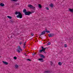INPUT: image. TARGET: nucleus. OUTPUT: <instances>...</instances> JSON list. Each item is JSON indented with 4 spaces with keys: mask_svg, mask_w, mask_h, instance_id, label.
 Instances as JSON below:
<instances>
[{
    "mask_svg": "<svg viewBox=\"0 0 73 73\" xmlns=\"http://www.w3.org/2000/svg\"><path fill=\"white\" fill-rule=\"evenodd\" d=\"M18 14V15H17V18H20V19H21L23 17V15H22L21 13L20 12L16 11L15 13V15Z\"/></svg>",
    "mask_w": 73,
    "mask_h": 73,
    "instance_id": "obj_1",
    "label": "nucleus"
},
{
    "mask_svg": "<svg viewBox=\"0 0 73 73\" xmlns=\"http://www.w3.org/2000/svg\"><path fill=\"white\" fill-rule=\"evenodd\" d=\"M34 13V11H32L31 12H30L29 11L28 12H27L25 13V15H31V14H32V13Z\"/></svg>",
    "mask_w": 73,
    "mask_h": 73,
    "instance_id": "obj_2",
    "label": "nucleus"
},
{
    "mask_svg": "<svg viewBox=\"0 0 73 73\" xmlns=\"http://www.w3.org/2000/svg\"><path fill=\"white\" fill-rule=\"evenodd\" d=\"M21 50V51H22V49H21V47H20V46H18V49H17V50L18 53H20V50Z\"/></svg>",
    "mask_w": 73,
    "mask_h": 73,
    "instance_id": "obj_3",
    "label": "nucleus"
},
{
    "mask_svg": "<svg viewBox=\"0 0 73 73\" xmlns=\"http://www.w3.org/2000/svg\"><path fill=\"white\" fill-rule=\"evenodd\" d=\"M54 34L52 33V34H49L48 36L49 37H53V36H54Z\"/></svg>",
    "mask_w": 73,
    "mask_h": 73,
    "instance_id": "obj_4",
    "label": "nucleus"
},
{
    "mask_svg": "<svg viewBox=\"0 0 73 73\" xmlns=\"http://www.w3.org/2000/svg\"><path fill=\"white\" fill-rule=\"evenodd\" d=\"M45 31H44L41 33V34H40V35H39V36H41V35H45Z\"/></svg>",
    "mask_w": 73,
    "mask_h": 73,
    "instance_id": "obj_5",
    "label": "nucleus"
},
{
    "mask_svg": "<svg viewBox=\"0 0 73 73\" xmlns=\"http://www.w3.org/2000/svg\"><path fill=\"white\" fill-rule=\"evenodd\" d=\"M39 56L40 57H41V58H45V56L43 55V54H39Z\"/></svg>",
    "mask_w": 73,
    "mask_h": 73,
    "instance_id": "obj_6",
    "label": "nucleus"
},
{
    "mask_svg": "<svg viewBox=\"0 0 73 73\" xmlns=\"http://www.w3.org/2000/svg\"><path fill=\"white\" fill-rule=\"evenodd\" d=\"M28 7H29V8H33V5H31V4H29L28 5Z\"/></svg>",
    "mask_w": 73,
    "mask_h": 73,
    "instance_id": "obj_7",
    "label": "nucleus"
},
{
    "mask_svg": "<svg viewBox=\"0 0 73 73\" xmlns=\"http://www.w3.org/2000/svg\"><path fill=\"white\" fill-rule=\"evenodd\" d=\"M3 64H5V65H8V62H7L3 61Z\"/></svg>",
    "mask_w": 73,
    "mask_h": 73,
    "instance_id": "obj_8",
    "label": "nucleus"
},
{
    "mask_svg": "<svg viewBox=\"0 0 73 73\" xmlns=\"http://www.w3.org/2000/svg\"><path fill=\"white\" fill-rule=\"evenodd\" d=\"M38 60H39V61H40L41 62H43V61H44V60H43V58H42L39 59Z\"/></svg>",
    "mask_w": 73,
    "mask_h": 73,
    "instance_id": "obj_9",
    "label": "nucleus"
},
{
    "mask_svg": "<svg viewBox=\"0 0 73 73\" xmlns=\"http://www.w3.org/2000/svg\"><path fill=\"white\" fill-rule=\"evenodd\" d=\"M0 5L1 7H4V4L3 3H1L0 4Z\"/></svg>",
    "mask_w": 73,
    "mask_h": 73,
    "instance_id": "obj_10",
    "label": "nucleus"
},
{
    "mask_svg": "<svg viewBox=\"0 0 73 73\" xmlns=\"http://www.w3.org/2000/svg\"><path fill=\"white\" fill-rule=\"evenodd\" d=\"M69 10L71 12H73V9H69Z\"/></svg>",
    "mask_w": 73,
    "mask_h": 73,
    "instance_id": "obj_11",
    "label": "nucleus"
},
{
    "mask_svg": "<svg viewBox=\"0 0 73 73\" xmlns=\"http://www.w3.org/2000/svg\"><path fill=\"white\" fill-rule=\"evenodd\" d=\"M23 12L25 13L27 12V10H26L25 9H24L23 10Z\"/></svg>",
    "mask_w": 73,
    "mask_h": 73,
    "instance_id": "obj_12",
    "label": "nucleus"
},
{
    "mask_svg": "<svg viewBox=\"0 0 73 73\" xmlns=\"http://www.w3.org/2000/svg\"><path fill=\"white\" fill-rule=\"evenodd\" d=\"M38 7L40 9H41V5L40 4H39V5H38Z\"/></svg>",
    "mask_w": 73,
    "mask_h": 73,
    "instance_id": "obj_13",
    "label": "nucleus"
},
{
    "mask_svg": "<svg viewBox=\"0 0 73 73\" xmlns=\"http://www.w3.org/2000/svg\"><path fill=\"white\" fill-rule=\"evenodd\" d=\"M49 72H50V71H45L44 72L45 73H49Z\"/></svg>",
    "mask_w": 73,
    "mask_h": 73,
    "instance_id": "obj_14",
    "label": "nucleus"
},
{
    "mask_svg": "<svg viewBox=\"0 0 73 73\" xmlns=\"http://www.w3.org/2000/svg\"><path fill=\"white\" fill-rule=\"evenodd\" d=\"M7 17L9 18V19H12V17L9 16H8Z\"/></svg>",
    "mask_w": 73,
    "mask_h": 73,
    "instance_id": "obj_15",
    "label": "nucleus"
},
{
    "mask_svg": "<svg viewBox=\"0 0 73 73\" xmlns=\"http://www.w3.org/2000/svg\"><path fill=\"white\" fill-rule=\"evenodd\" d=\"M58 64L59 65H61L62 63H61V62H58Z\"/></svg>",
    "mask_w": 73,
    "mask_h": 73,
    "instance_id": "obj_16",
    "label": "nucleus"
},
{
    "mask_svg": "<svg viewBox=\"0 0 73 73\" xmlns=\"http://www.w3.org/2000/svg\"><path fill=\"white\" fill-rule=\"evenodd\" d=\"M50 7H51L52 8L53 7V5L52 4H51L50 5Z\"/></svg>",
    "mask_w": 73,
    "mask_h": 73,
    "instance_id": "obj_17",
    "label": "nucleus"
},
{
    "mask_svg": "<svg viewBox=\"0 0 73 73\" xmlns=\"http://www.w3.org/2000/svg\"><path fill=\"white\" fill-rule=\"evenodd\" d=\"M42 51H43L44 52V50H43V49L39 50V52H42Z\"/></svg>",
    "mask_w": 73,
    "mask_h": 73,
    "instance_id": "obj_18",
    "label": "nucleus"
},
{
    "mask_svg": "<svg viewBox=\"0 0 73 73\" xmlns=\"http://www.w3.org/2000/svg\"><path fill=\"white\" fill-rule=\"evenodd\" d=\"M18 66H19L17 65H16L15 66V67L16 68H18Z\"/></svg>",
    "mask_w": 73,
    "mask_h": 73,
    "instance_id": "obj_19",
    "label": "nucleus"
},
{
    "mask_svg": "<svg viewBox=\"0 0 73 73\" xmlns=\"http://www.w3.org/2000/svg\"><path fill=\"white\" fill-rule=\"evenodd\" d=\"M46 49V48H44L43 49V52H45V49Z\"/></svg>",
    "mask_w": 73,
    "mask_h": 73,
    "instance_id": "obj_20",
    "label": "nucleus"
},
{
    "mask_svg": "<svg viewBox=\"0 0 73 73\" xmlns=\"http://www.w3.org/2000/svg\"><path fill=\"white\" fill-rule=\"evenodd\" d=\"M14 60H16V59H17V57L16 56H14Z\"/></svg>",
    "mask_w": 73,
    "mask_h": 73,
    "instance_id": "obj_21",
    "label": "nucleus"
},
{
    "mask_svg": "<svg viewBox=\"0 0 73 73\" xmlns=\"http://www.w3.org/2000/svg\"><path fill=\"white\" fill-rule=\"evenodd\" d=\"M64 46L65 48H66L67 47V45L66 44H64Z\"/></svg>",
    "mask_w": 73,
    "mask_h": 73,
    "instance_id": "obj_22",
    "label": "nucleus"
},
{
    "mask_svg": "<svg viewBox=\"0 0 73 73\" xmlns=\"http://www.w3.org/2000/svg\"><path fill=\"white\" fill-rule=\"evenodd\" d=\"M26 45V42H25L24 44V46H25Z\"/></svg>",
    "mask_w": 73,
    "mask_h": 73,
    "instance_id": "obj_23",
    "label": "nucleus"
},
{
    "mask_svg": "<svg viewBox=\"0 0 73 73\" xmlns=\"http://www.w3.org/2000/svg\"><path fill=\"white\" fill-rule=\"evenodd\" d=\"M22 43H23V42H20L19 43L20 45H21Z\"/></svg>",
    "mask_w": 73,
    "mask_h": 73,
    "instance_id": "obj_24",
    "label": "nucleus"
},
{
    "mask_svg": "<svg viewBox=\"0 0 73 73\" xmlns=\"http://www.w3.org/2000/svg\"><path fill=\"white\" fill-rule=\"evenodd\" d=\"M53 63L52 62V61L51 62V66H52V65H53Z\"/></svg>",
    "mask_w": 73,
    "mask_h": 73,
    "instance_id": "obj_25",
    "label": "nucleus"
},
{
    "mask_svg": "<svg viewBox=\"0 0 73 73\" xmlns=\"http://www.w3.org/2000/svg\"><path fill=\"white\" fill-rule=\"evenodd\" d=\"M32 9H33L34 10H35V7H34L33 6V7H32Z\"/></svg>",
    "mask_w": 73,
    "mask_h": 73,
    "instance_id": "obj_26",
    "label": "nucleus"
},
{
    "mask_svg": "<svg viewBox=\"0 0 73 73\" xmlns=\"http://www.w3.org/2000/svg\"><path fill=\"white\" fill-rule=\"evenodd\" d=\"M27 61H31V60H30L29 59H27Z\"/></svg>",
    "mask_w": 73,
    "mask_h": 73,
    "instance_id": "obj_27",
    "label": "nucleus"
},
{
    "mask_svg": "<svg viewBox=\"0 0 73 73\" xmlns=\"http://www.w3.org/2000/svg\"><path fill=\"white\" fill-rule=\"evenodd\" d=\"M46 32L47 33H50V31H46Z\"/></svg>",
    "mask_w": 73,
    "mask_h": 73,
    "instance_id": "obj_28",
    "label": "nucleus"
},
{
    "mask_svg": "<svg viewBox=\"0 0 73 73\" xmlns=\"http://www.w3.org/2000/svg\"><path fill=\"white\" fill-rule=\"evenodd\" d=\"M17 4L18 5H19V4H19V3H16L15 4V5H17Z\"/></svg>",
    "mask_w": 73,
    "mask_h": 73,
    "instance_id": "obj_29",
    "label": "nucleus"
},
{
    "mask_svg": "<svg viewBox=\"0 0 73 73\" xmlns=\"http://www.w3.org/2000/svg\"><path fill=\"white\" fill-rule=\"evenodd\" d=\"M10 23H13V21H11Z\"/></svg>",
    "mask_w": 73,
    "mask_h": 73,
    "instance_id": "obj_30",
    "label": "nucleus"
},
{
    "mask_svg": "<svg viewBox=\"0 0 73 73\" xmlns=\"http://www.w3.org/2000/svg\"><path fill=\"white\" fill-rule=\"evenodd\" d=\"M11 1H17V0H11Z\"/></svg>",
    "mask_w": 73,
    "mask_h": 73,
    "instance_id": "obj_31",
    "label": "nucleus"
},
{
    "mask_svg": "<svg viewBox=\"0 0 73 73\" xmlns=\"http://www.w3.org/2000/svg\"><path fill=\"white\" fill-rule=\"evenodd\" d=\"M48 45H49L50 44V42H48Z\"/></svg>",
    "mask_w": 73,
    "mask_h": 73,
    "instance_id": "obj_32",
    "label": "nucleus"
},
{
    "mask_svg": "<svg viewBox=\"0 0 73 73\" xmlns=\"http://www.w3.org/2000/svg\"><path fill=\"white\" fill-rule=\"evenodd\" d=\"M46 9H47V10H49V8H48V7H46Z\"/></svg>",
    "mask_w": 73,
    "mask_h": 73,
    "instance_id": "obj_33",
    "label": "nucleus"
},
{
    "mask_svg": "<svg viewBox=\"0 0 73 73\" xmlns=\"http://www.w3.org/2000/svg\"><path fill=\"white\" fill-rule=\"evenodd\" d=\"M33 55H35V54H36V53H33Z\"/></svg>",
    "mask_w": 73,
    "mask_h": 73,
    "instance_id": "obj_34",
    "label": "nucleus"
},
{
    "mask_svg": "<svg viewBox=\"0 0 73 73\" xmlns=\"http://www.w3.org/2000/svg\"><path fill=\"white\" fill-rule=\"evenodd\" d=\"M45 29V31L46 32V31H47V29Z\"/></svg>",
    "mask_w": 73,
    "mask_h": 73,
    "instance_id": "obj_35",
    "label": "nucleus"
},
{
    "mask_svg": "<svg viewBox=\"0 0 73 73\" xmlns=\"http://www.w3.org/2000/svg\"><path fill=\"white\" fill-rule=\"evenodd\" d=\"M25 55L26 56H27V55L26 54V53H25Z\"/></svg>",
    "mask_w": 73,
    "mask_h": 73,
    "instance_id": "obj_36",
    "label": "nucleus"
},
{
    "mask_svg": "<svg viewBox=\"0 0 73 73\" xmlns=\"http://www.w3.org/2000/svg\"><path fill=\"white\" fill-rule=\"evenodd\" d=\"M31 36H33V33H31Z\"/></svg>",
    "mask_w": 73,
    "mask_h": 73,
    "instance_id": "obj_37",
    "label": "nucleus"
},
{
    "mask_svg": "<svg viewBox=\"0 0 73 73\" xmlns=\"http://www.w3.org/2000/svg\"><path fill=\"white\" fill-rule=\"evenodd\" d=\"M42 49H43L44 47H43V46H42Z\"/></svg>",
    "mask_w": 73,
    "mask_h": 73,
    "instance_id": "obj_38",
    "label": "nucleus"
},
{
    "mask_svg": "<svg viewBox=\"0 0 73 73\" xmlns=\"http://www.w3.org/2000/svg\"><path fill=\"white\" fill-rule=\"evenodd\" d=\"M24 46L23 48H24V49H25V46Z\"/></svg>",
    "mask_w": 73,
    "mask_h": 73,
    "instance_id": "obj_39",
    "label": "nucleus"
},
{
    "mask_svg": "<svg viewBox=\"0 0 73 73\" xmlns=\"http://www.w3.org/2000/svg\"><path fill=\"white\" fill-rule=\"evenodd\" d=\"M44 53H46V52H45V51H44Z\"/></svg>",
    "mask_w": 73,
    "mask_h": 73,
    "instance_id": "obj_40",
    "label": "nucleus"
},
{
    "mask_svg": "<svg viewBox=\"0 0 73 73\" xmlns=\"http://www.w3.org/2000/svg\"><path fill=\"white\" fill-rule=\"evenodd\" d=\"M36 37H38V36H37Z\"/></svg>",
    "mask_w": 73,
    "mask_h": 73,
    "instance_id": "obj_41",
    "label": "nucleus"
},
{
    "mask_svg": "<svg viewBox=\"0 0 73 73\" xmlns=\"http://www.w3.org/2000/svg\"><path fill=\"white\" fill-rule=\"evenodd\" d=\"M1 57L0 56V58H1Z\"/></svg>",
    "mask_w": 73,
    "mask_h": 73,
    "instance_id": "obj_42",
    "label": "nucleus"
},
{
    "mask_svg": "<svg viewBox=\"0 0 73 73\" xmlns=\"http://www.w3.org/2000/svg\"><path fill=\"white\" fill-rule=\"evenodd\" d=\"M54 0L55 1L56 0Z\"/></svg>",
    "mask_w": 73,
    "mask_h": 73,
    "instance_id": "obj_43",
    "label": "nucleus"
}]
</instances>
